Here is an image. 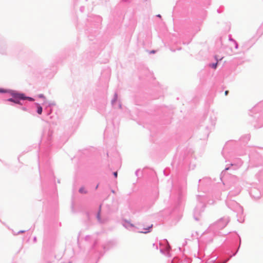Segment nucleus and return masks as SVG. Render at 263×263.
<instances>
[{"label": "nucleus", "mask_w": 263, "mask_h": 263, "mask_svg": "<svg viewBox=\"0 0 263 263\" xmlns=\"http://www.w3.org/2000/svg\"><path fill=\"white\" fill-rule=\"evenodd\" d=\"M98 219H100V213H99L98 214Z\"/></svg>", "instance_id": "10"}, {"label": "nucleus", "mask_w": 263, "mask_h": 263, "mask_svg": "<svg viewBox=\"0 0 263 263\" xmlns=\"http://www.w3.org/2000/svg\"><path fill=\"white\" fill-rule=\"evenodd\" d=\"M79 192L81 194H86L87 191L85 190V189L84 187H82L80 189Z\"/></svg>", "instance_id": "2"}, {"label": "nucleus", "mask_w": 263, "mask_h": 263, "mask_svg": "<svg viewBox=\"0 0 263 263\" xmlns=\"http://www.w3.org/2000/svg\"><path fill=\"white\" fill-rule=\"evenodd\" d=\"M114 176H115L116 178H117V176H118V173H117V172H114Z\"/></svg>", "instance_id": "7"}, {"label": "nucleus", "mask_w": 263, "mask_h": 263, "mask_svg": "<svg viewBox=\"0 0 263 263\" xmlns=\"http://www.w3.org/2000/svg\"><path fill=\"white\" fill-rule=\"evenodd\" d=\"M40 97H43V95H40Z\"/></svg>", "instance_id": "12"}, {"label": "nucleus", "mask_w": 263, "mask_h": 263, "mask_svg": "<svg viewBox=\"0 0 263 263\" xmlns=\"http://www.w3.org/2000/svg\"><path fill=\"white\" fill-rule=\"evenodd\" d=\"M8 101H11V102H13L16 103H18V101H15V100H14V99H13L12 98L8 99Z\"/></svg>", "instance_id": "5"}, {"label": "nucleus", "mask_w": 263, "mask_h": 263, "mask_svg": "<svg viewBox=\"0 0 263 263\" xmlns=\"http://www.w3.org/2000/svg\"><path fill=\"white\" fill-rule=\"evenodd\" d=\"M157 16H158V17H161V15H160V14H158V15H157Z\"/></svg>", "instance_id": "11"}, {"label": "nucleus", "mask_w": 263, "mask_h": 263, "mask_svg": "<svg viewBox=\"0 0 263 263\" xmlns=\"http://www.w3.org/2000/svg\"><path fill=\"white\" fill-rule=\"evenodd\" d=\"M26 99H27L30 101H33L34 100V99L32 98H30V97H26Z\"/></svg>", "instance_id": "6"}, {"label": "nucleus", "mask_w": 263, "mask_h": 263, "mask_svg": "<svg viewBox=\"0 0 263 263\" xmlns=\"http://www.w3.org/2000/svg\"><path fill=\"white\" fill-rule=\"evenodd\" d=\"M228 93H229V91L228 90H226L224 92V94H225L226 96L228 95Z\"/></svg>", "instance_id": "9"}, {"label": "nucleus", "mask_w": 263, "mask_h": 263, "mask_svg": "<svg viewBox=\"0 0 263 263\" xmlns=\"http://www.w3.org/2000/svg\"><path fill=\"white\" fill-rule=\"evenodd\" d=\"M7 91L3 89H0V92H6Z\"/></svg>", "instance_id": "8"}, {"label": "nucleus", "mask_w": 263, "mask_h": 263, "mask_svg": "<svg viewBox=\"0 0 263 263\" xmlns=\"http://www.w3.org/2000/svg\"><path fill=\"white\" fill-rule=\"evenodd\" d=\"M37 112L39 114L41 115L42 112V108L41 106H37Z\"/></svg>", "instance_id": "3"}, {"label": "nucleus", "mask_w": 263, "mask_h": 263, "mask_svg": "<svg viewBox=\"0 0 263 263\" xmlns=\"http://www.w3.org/2000/svg\"><path fill=\"white\" fill-rule=\"evenodd\" d=\"M215 58L216 59V60L217 61V62L215 63H213V64H211L209 65L210 67L214 68V69H216V67H217V64H218V57L217 55H216L215 57ZM222 58H220L219 59V60H222Z\"/></svg>", "instance_id": "1"}, {"label": "nucleus", "mask_w": 263, "mask_h": 263, "mask_svg": "<svg viewBox=\"0 0 263 263\" xmlns=\"http://www.w3.org/2000/svg\"><path fill=\"white\" fill-rule=\"evenodd\" d=\"M17 97L20 99H23V100H25L26 97H25L24 96V95L23 94H18L17 95Z\"/></svg>", "instance_id": "4"}]
</instances>
